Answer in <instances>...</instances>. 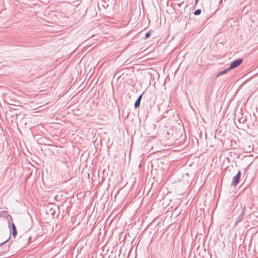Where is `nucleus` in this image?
<instances>
[{
    "label": "nucleus",
    "mask_w": 258,
    "mask_h": 258,
    "mask_svg": "<svg viewBox=\"0 0 258 258\" xmlns=\"http://www.w3.org/2000/svg\"><path fill=\"white\" fill-rule=\"evenodd\" d=\"M142 95H143V94L140 95L138 97V100H140V101H141V99H142Z\"/></svg>",
    "instance_id": "13"
},
{
    "label": "nucleus",
    "mask_w": 258,
    "mask_h": 258,
    "mask_svg": "<svg viewBox=\"0 0 258 258\" xmlns=\"http://www.w3.org/2000/svg\"><path fill=\"white\" fill-rule=\"evenodd\" d=\"M151 36V32L150 31L148 32L146 34L145 36V38H148Z\"/></svg>",
    "instance_id": "12"
},
{
    "label": "nucleus",
    "mask_w": 258,
    "mask_h": 258,
    "mask_svg": "<svg viewBox=\"0 0 258 258\" xmlns=\"http://www.w3.org/2000/svg\"><path fill=\"white\" fill-rule=\"evenodd\" d=\"M9 250V247H6L3 250H0V258L3 256Z\"/></svg>",
    "instance_id": "8"
},
{
    "label": "nucleus",
    "mask_w": 258,
    "mask_h": 258,
    "mask_svg": "<svg viewBox=\"0 0 258 258\" xmlns=\"http://www.w3.org/2000/svg\"><path fill=\"white\" fill-rule=\"evenodd\" d=\"M140 103H141V101H140V100H138L137 99L134 104L135 107V108L139 107L140 105Z\"/></svg>",
    "instance_id": "9"
},
{
    "label": "nucleus",
    "mask_w": 258,
    "mask_h": 258,
    "mask_svg": "<svg viewBox=\"0 0 258 258\" xmlns=\"http://www.w3.org/2000/svg\"><path fill=\"white\" fill-rule=\"evenodd\" d=\"M12 234L14 237H15L17 234V231L16 227V226L14 223H12Z\"/></svg>",
    "instance_id": "6"
},
{
    "label": "nucleus",
    "mask_w": 258,
    "mask_h": 258,
    "mask_svg": "<svg viewBox=\"0 0 258 258\" xmlns=\"http://www.w3.org/2000/svg\"><path fill=\"white\" fill-rule=\"evenodd\" d=\"M201 10L200 9H198L196 10L194 12V15H199L200 14H201Z\"/></svg>",
    "instance_id": "10"
},
{
    "label": "nucleus",
    "mask_w": 258,
    "mask_h": 258,
    "mask_svg": "<svg viewBox=\"0 0 258 258\" xmlns=\"http://www.w3.org/2000/svg\"><path fill=\"white\" fill-rule=\"evenodd\" d=\"M0 216L5 218L7 219L9 225H10L11 222L13 221V218L12 216L5 212H4V214H1Z\"/></svg>",
    "instance_id": "4"
},
{
    "label": "nucleus",
    "mask_w": 258,
    "mask_h": 258,
    "mask_svg": "<svg viewBox=\"0 0 258 258\" xmlns=\"http://www.w3.org/2000/svg\"><path fill=\"white\" fill-rule=\"evenodd\" d=\"M245 210L246 207L245 206H244L242 211H241L240 213L239 214V215H238V216L237 217V218H236L234 222V227L236 226L239 222H240L242 220L243 216L245 214Z\"/></svg>",
    "instance_id": "1"
},
{
    "label": "nucleus",
    "mask_w": 258,
    "mask_h": 258,
    "mask_svg": "<svg viewBox=\"0 0 258 258\" xmlns=\"http://www.w3.org/2000/svg\"><path fill=\"white\" fill-rule=\"evenodd\" d=\"M231 70L229 68H226L225 69H224L223 71H221L216 76V78H218V77H219L221 75H224V74H226L227 73H228L229 71H230Z\"/></svg>",
    "instance_id": "5"
},
{
    "label": "nucleus",
    "mask_w": 258,
    "mask_h": 258,
    "mask_svg": "<svg viewBox=\"0 0 258 258\" xmlns=\"http://www.w3.org/2000/svg\"><path fill=\"white\" fill-rule=\"evenodd\" d=\"M243 61L242 58H238L234 60L230 65L229 68L230 70L234 69L239 66Z\"/></svg>",
    "instance_id": "3"
},
{
    "label": "nucleus",
    "mask_w": 258,
    "mask_h": 258,
    "mask_svg": "<svg viewBox=\"0 0 258 258\" xmlns=\"http://www.w3.org/2000/svg\"><path fill=\"white\" fill-rule=\"evenodd\" d=\"M8 240V239L0 243V250H3L6 247H8L7 246L5 245V244ZM8 247H9V246Z\"/></svg>",
    "instance_id": "7"
},
{
    "label": "nucleus",
    "mask_w": 258,
    "mask_h": 258,
    "mask_svg": "<svg viewBox=\"0 0 258 258\" xmlns=\"http://www.w3.org/2000/svg\"><path fill=\"white\" fill-rule=\"evenodd\" d=\"M241 176V171H238L237 174L233 177L231 185L232 186H236L239 182Z\"/></svg>",
    "instance_id": "2"
},
{
    "label": "nucleus",
    "mask_w": 258,
    "mask_h": 258,
    "mask_svg": "<svg viewBox=\"0 0 258 258\" xmlns=\"http://www.w3.org/2000/svg\"><path fill=\"white\" fill-rule=\"evenodd\" d=\"M198 1V0H196V4L197 3Z\"/></svg>",
    "instance_id": "14"
},
{
    "label": "nucleus",
    "mask_w": 258,
    "mask_h": 258,
    "mask_svg": "<svg viewBox=\"0 0 258 258\" xmlns=\"http://www.w3.org/2000/svg\"><path fill=\"white\" fill-rule=\"evenodd\" d=\"M246 120V119L244 117H241L240 118L238 119V121L239 123H244Z\"/></svg>",
    "instance_id": "11"
}]
</instances>
